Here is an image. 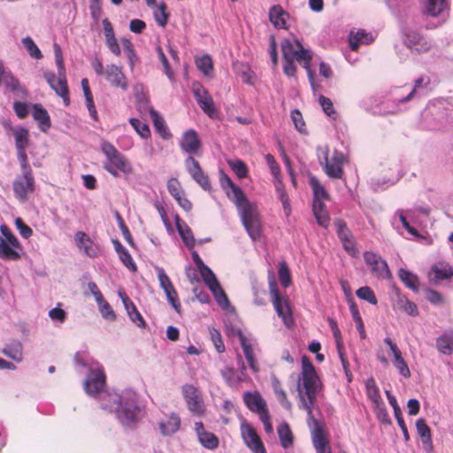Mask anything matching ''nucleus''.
I'll list each match as a JSON object with an SVG mask.
<instances>
[{
    "instance_id": "338daca9",
    "label": "nucleus",
    "mask_w": 453,
    "mask_h": 453,
    "mask_svg": "<svg viewBox=\"0 0 453 453\" xmlns=\"http://www.w3.org/2000/svg\"><path fill=\"white\" fill-rule=\"evenodd\" d=\"M210 334L216 350L219 353L225 352L226 348L220 332L216 328H211L210 330Z\"/></svg>"
},
{
    "instance_id": "f03ea898",
    "label": "nucleus",
    "mask_w": 453,
    "mask_h": 453,
    "mask_svg": "<svg viewBox=\"0 0 453 453\" xmlns=\"http://www.w3.org/2000/svg\"><path fill=\"white\" fill-rule=\"evenodd\" d=\"M101 150L106 157L103 167L110 174L119 177V173L130 174L133 167L128 159L109 142H103Z\"/></svg>"
},
{
    "instance_id": "2eb2a0df",
    "label": "nucleus",
    "mask_w": 453,
    "mask_h": 453,
    "mask_svg": "<svg viewBox=\"0 0 453 453\" xmlns=\"http://www.w3.org/2000/svg\"><path fill=\"white\" fill-rule=\"evenodd\" d=\"M308 418L311 420L315 426L312 431L311 440L316 453H332L329 439L324 429L319 426V421L313 416Z\"/></svg>"
},
{
    "instance_id": "e2e57ef3",
    "label": "nucleus",
    "mask_w": 453,
    "mask_h": 453,
    "mask_svg": "<svg viewBox=\"0 0 453 453\" xmlns=\"http://www.w3.org/2000/svg\"><path fill=\"white\" fill-rule=\"evenodd\" d=\"M22 43L32 58L35 59H41L42 58L41 50L29 36L23 38Z\"/></svg>"
},
{
    "instance_id": "13d9d810",
    "label": "nucleus",
    "mask_w": 453,
    "mask_h": 453,
    "mask_svg": "<svg viewBox=\"0 0 453 453\" xmlns=\"http://www.w3.org/2000/svg\"><path fill=\"white\" fill-rule=\"evenodd\" d=\"M129 123L142 138L147 139L150 136V130L146 123L134 118L130 119Z\"/></svg>"
},
{
    "instance_id": "aec40b11",
    "label": "nucleus",
    "mask_w": 453,
    "mask_h": 453,
    "mask_svg": "<svg viewBox=\"0 0 453 453\" xmlns=\"http://www.w3.org/2000/svg\"><path fill=\"white\" fill-rule=\"evenodd\" d=\"M452 277L453 266L444 261L434 263L428 273L429 280L436 284L445 280H450Z\"/></svg>"
},
{
    "instance_id": "cd10ccee",
    "label": "nucleus",
    "mask_w": 453,
    "mask_h": 453,
    "mask_svg": "<svg viewBox=\"0 0 453 453\" xmlns=\"http://www.w3.org/2000/svg\"><path fill=\"white\" fill-rule=\"evenodd\" d=\"M243 402L247 408L255 413L267 406L266 402L257 391L245 392L243 394Z\"/></svg>"
},
{
    "instance_id": "58836bf2",
    "label": "nucleus",
    "mask_w": 453,
    "mask_h": 453,
    "mask_svg": "<svg viewBox=\"0 0 453 453\" xmlns=\"http://www.w3.org/2000/svg\"><path fill=\"white\" fill-rule=\"evenodd\" d=\"M277 433L282 448L288 449L292 447L294 435L288 423L280 424L277 427Z\"/></svg>"
},
{
    "instance_id": "6ab92c4d",
    "label": "nucleus",
    "mask_w": 453,
    "mask_h": 453,
    "mask_svg": "<svg viewBox=\"0 0 453 453\" xmlns=\"http://www.w3.org/2000/svg\"><path fill=\"white\" fill-rule=\"evenodd\" d=\"M236 335L239 338L245 358L250 365V368L257 372L260 370L259 364L256 358L255 347L252 342L244 335L241 329L236 330Z\"/></svg>"
},
{
    "instance_id": "37998d69",
    "label": "nucleus",
    "mask_w": 453,
    "mask_h": 453,
    "mask_svg": "<svg viewBox=\"0 0 453 453\" xmlns=\"http://www.w3.org/2000/svg\"><path fill=\"white\" fill-rule=\"evenodd\" d=\"M116 252L119 254L121 262L131 271L135 272L137 267L128 250L118 241H114Z\"/></svg>"
},
{
    "instance_id": "2f4dec72",
    "label": "nucleus",
    "mask_w": 453,
    "mask_h": 453,
    "mask_svg": "<svg viewBox=\"0 0 453 453\" xmlns=\"http://www.w3.org/2000/svg\"><path fill=\"white\" fill-rule=\"evenodd\" d=\"M309 184L312 189L313 202L325 203L330 199V195L317 177L311 176Z\"/></svg>"
},
{
    "instance_id": "c756f323",
    "label": "nucleus",
    "mask_w": 453,
    "mask_h": 453,
    "mask_svg": "<svg viewBox=\"0 0 453 453\" xmlns=\"http://www.w3.org/2000/svg\"><path fill=\"white\" fill-rule=\"evenodd\" d=\"M416 429L418 436L420 437L423 445L428 451L433 450L432 433L430 427L427 426L424 418H418L416 421Z\"/></svg>"
},
{
    "instance_id": "5701e85b",
    "label": "nucleus",
    "mask_w": 453,
    "mask_h": 453,
    "mask_svg": "<svg viewBox=\"0 0 453 453\" xmlns=\"http://www.w3.org/2000/svg\"><path fill=\"white\" fill-rule=\"evenodd\" d=\"M195 431L197 435L198 441L203 447L210 450H214L219 447V440L218 436L206 431L203 422L199 421L195 423Z\"/></svg>"
},
{
    "instance_id": "bb28decb",
    "label": "nucleus",
    "mask_w": 453,
    "mask_h": 453,
    "mask_svg": "<svg viewBox=\"0 0 453 453\" xmlns=\"http://www.w3.org/2000/svg\"><path fill=\"white\" fill-rule=\"evenodd\" d=\"M288 18V13L280 4L273 5L269 10V19L276 29H287Z\"/></svg>"
},
{
    "instance_id": "e433bc0d",
    "label": "nucleus",
    "mask_w": 453,
    "mask_h": 453,
    "mask_svg": "<svg viewBox=\"0 0 453 453\" xmlns=\"http://www.w3.org/2000/svg\"><path fill=\"white\" fill-rule=\"evenodd\" d=\"M437 349L444 354L450 355L453 350V331H446L436 339Z\"/></svg>"
},
{
    "instance_id": "4468645a",
    "label": "nucleus",
    "mask_w": 453,
    "mask_h": 453,
    "mask_svg": "<svg viewBox=\"0 0 453 453\" xmlns=\"http://www.w3.org/2000/svg\"><path fill=\"white\" fill-rule=\"evenodd\" d=\"M185 166L187 171L191 175L193 180L201 186L204 190L210 191L211 189V181L208 175L202 170L199 162L193 157H188L185 160Z\"/></svg>"
},
{
    "instance_id": "ddd939ff",
    "label": "nucleus",
    "mask_w": 453,
    "mask_h": 453,
    "mask_svg": "<svg viewBox=\"0 0 453 453\" xmlns=\"http://www.w3.org/2000/svg\"><path fill=\"white\" fill-rule=\"evenodd\" d=\"M364 258L377 277L381 279H390L392 277L388 263L380 256L372 251H366L364 253Z\"/></svg>"
},
{
    "instance_id": "a18cd8bd",
    "label": "nucleus",
    "mask_w": 453,
    "mask_h": 453,
    "mask_svg": "<svg viewBox=\"0 0 453 453\" xmlns=\"http://www.w3.org/2000/svg\"><path fill=\"white\" fill-rule=\"evenodd\" d=\"M175 219H176L177 230H178L185 246L188 249L194 248V246L196 244V240L194 238L191 229L187 225H185V226L182 227V226L180 223V219L179 216H176Z\"/></svg>"
},
{
    "instance_id": "4c0bfd02",
    "label": "nucleus",
    "mask_w": 453,
    "mask_h": 453,
    "mask_svg": "<svg viewBox=\"0 0 453 453\" xmlns=\"http://www.w3.org/2000/svg\"><path fill=\"white\" fill-rule=\"evenodd\" d=\"M180 426V418L172 413L166 422H160L159 428L163 435L169 436L176 433Z\"/></svg>"
},
{
    "instance_id": "f257e3e1",
    "label": "nucleus",
    "mask_w": 453,
    "mask_h": 453,
    "mask_svg": "<svg viewBox=\"0 0 453 453\" xmlns=\"http://www.w3.org/2000/svg\"><path fill=\"white\" fill-rule=\"evenodd\" d=\"M322 383L313 364L308 357H302V372L298 381V395L302 407L307 411L308 418H312V411L316 403L317 394Z\"/></svg>"
},
{
    "instance_id": "72a5a7b5",
    "label": "nucleus",
    "mask_w": 453,
    "mask_h": 453,
    "mask_svg": "<svg viewBox=\"0 0 453 453\" xmlns=\"http://www.w3.org/2000/svg\"><path fill=\"white\" fill-rule=\"evenodd\" d=\"M393 309L395 311H403L411 316H418V310L416 303L411 302L406 296L397 295V299L393 304Z\"/></svg>"
},
{
    "instance_id": "79ce46f5",
    "label": "nucleus",
    "mask_w": 453,
    "mask_h": 453,
    "mask_svg": "<svg viewBox=\"0 0 453 453\" xmlns=\"http://www.w3.org/2000/svg\"><path fill=\"white\" fill-rule=\"evenodd\" d=\"M15 139L16 150H27L29 145V133L25 127L12 128Z\"/></svg>"
},
{
    "instance_id": "c85d7f7f",
    "label": "nucleus",
    "mask_w": 453,
    "mask_h": 453,
    "mask_svg": "<svg viewBox=\"0 0 453 453\" xmlns=\"http://www.w3.org/2000/svg\"><path fill=\"white\" fill-rule=\"evenodd\" d=\"M152 122L156 132L165 140H168L172 137L165 119L159 115V113L153 108L150 107L149 110Z\"/></svg>"
},
{
    "instance_id": "1a4fd4ad",
    "label": "nucleus",
    "mask_w": 453,
    "mask_h": 453,
    "mask_svg": "<svg viewBox=\"0 0 453 453\" xmlns=\"http://www.w3.org/2000/svg\"><path fill=\"white\" fill-rule=\"evenodd\" d=\"M181 392L188 411L195 416H203L205 406L199 390L191 384H186L182 387Z\"/></svg>"
},
{
    "instance_id": "603ef678",
    "label": "nucleus",
    "mask_w": 453,
    "mask_h": 453,
    "mask_svg": "<svg viewBox=\"0 0 453 453\" xmlns=\"http://www.w3.org/2000/svg\"><path fill=\"white\" fill-rule=\"evenodd\" d=\"M168 303L171 304V306L174 309V311L180 314L181 312V304L179 300L178 293L174 288V286H171V288H165L163 289Z\"/></svg>"
},
{
    "instance_id": "9d476101",
    "label": "nucleus",
    "mask_w": 453,
    "mask_h": 453,
    "mask_svg": "<svg viewBox=\"0 0 453 453\" xmlns=\"http://www.w3.org/2000/svg\"><path fill=\"white\" fill-rule=\"evenodd\" d=\"M12 189L15 197L19 202H26L28 196L35 189L34 174L27 173L22 176H18L12 182Z\"/></svg>"
},
{
    "instance_id": "7c9ffc66",
    "label": "nucleus",
    "mask_w": 453,
    "mask_h": 453,
    "mask_svg": "<svg viewBox=\"0 0 453 453\" xmlns=\"http://www.w3.org/2000/svg\"><path fill=\"white\" fill-rule=\"evenodd\" d=\"M120 296L129 319L139 327H144L146 326L145 320L135 307L134 303L127 296L126 294L120 295Z\"/></svg>"
},
{
    "instance_id": "bf43d9fd",
    "label": "nucleus",
    "mask_w": 453,
    "mask_h": 453,
    "mask_svg": "<svg viewBox=\"0 0 453 453\" xmlns=\"http://www.w3.org/2000/svg\"><path fill=\"white\" fill-rule=\"evenodd\" d=\"M279 280L283 288H288L291 284V274L286 262L280 263L279 267Z\"/></svg>"
},
{
    "instance_id": "39448f33",
    "label": "nucleus",
    "mask_w": 453,
    "mask_h": 453,
    "mask_svg": "<svg viewBox=\"0 0 453 453\" xmlns=\"http://www.w3.org/2000/svg\"><path fill=\"white\" fill-rule=\"evenodd\" d=\"M237 210L250 237L253 241L258 240L262 234V225L257 206L248 202Z\"/></svg>"
},
{
    "instance_id": "774afa93",
    "label": "nucleus",
    "mask_w": 453,
    "mask_h": 453,
    "mask_svg": "<svg viewBox=\"0 0 453 453\" xmlns=\"http://www.w3.org/2000/svg\"><path fill=\"white\" fill-rule=\"evenodd\" d=\"M291 118L295 124L296 128L302 134L306 132V124L303 120V115L299 110H294L291 111Z\"/></svg>"
},
{
    "instance_id": "b1692460",
    "label": "nucleus",
    "mask_w": 453,
    "mask_h": 453,
    "mask_svg": "<svg viewBox=\"0 0 453 453\" xmlns=\"http://www.w3.org/2000/svg\"><path fill=\"white\" fill-rule=\"evenodd\" d=\"M384 342L389 347L390 351L394 356L393 364L398 370L399 373L404 378H410L411 375L410 368L406 361L403 359L402 352L397 345L388 337L384 339Z\"/></svg>"
},
{
    "instance_id": "6e6d98bb",
    "label": "nucleus",
    "mask_w": 453,
    "mask_h": 453,
    "mask_svg": "<svg viewBox=\"0 0 453 453\" xmlns=\"http://www.w3.org/2000/svg\"><path fill=\"white\" fill-rule=\"evenodd\" d=\"M221 375L226 384L230 386L238 385L240 382L244 380L242 376H237L235 374L234 369L233 367H226L221 371Z\"/></svg>"
},
{
    "instance_id": "dca6fc26",
    "label": "nucleus",
    "mask_w": 453,
    "mask_h": 453,
    "mask_svg": "<svg viewBox=\"0 0 453 453\" xmlns=\"http://www.w3.org/2000/svg\"><path fill=\"white\" fill-rule=\"evenodd\" d=\"M241 434L245 445L253 453L265 448L256 429L250 424L247 422L242 423Z\"/></svg>"
},
{
    "instance_id": "393cba45",
    "label": "nucleus",
    "mask_w": 453,
    "mask_h": 453,
    "mask_svg": "<svg viewBox=\"0 0 453 453\" xmlns=\"http://www.w3.org/2000/svg\"><path fill=\"white\" fill-rule=\"evenodd\" d=\"M180 148L188 154H196L201 148V141L194 129L186 131L180 142Z\"/></svg>"
},
{
    "instance_id": "c9c22d12",
    "label": "nucleus",
    "mask_w": 453,
    "mask_h": 453,
    "mask_svg": "<svg viewBox=\"0 0 453 453\" xmlns=\"http://www.w3.org/2000/svg\"><path fill=\"white\" fill-rule=\"evenodd\" d=\"M81 88L84 93V96L86 99V105L88 110V112L91 116V118L97 121L98 120V115L96 109V105L94 104L93 95L89 87V82L87 78H84L81 80Z\"/></svg>"
},
{
    "instance_id": "5fc2aeb1",
    "label": "nucleus",
    "mask_w": 453,
    "mask_h": 453,
    "mask_svg": "<svg viewBox=\"0 0 453 453\" xmlns=\"http://www.w3.org/2000/svg\"><path fill=\"white\" fill-rule=\"evenodd\" d=\"M227 163L230 168L233 170V172L236 174V176L239 179H244L248 176L249 170L246 164L243 161L240 159H235L228 160Z\"/></svg>"
},
{
    "instance_id": "69168bd1",
    "label": "nucleus",
    "mask_w": 453,
    "mask_h": 453,
    "mask_svg": "<svg viewBox=\"0 0 453 453\" xmlns=\"http://www.w3.org/2000/svg\"><path fill=\"white\" fill-rule=\"evenodd\" d=\"M167 189L173 197L176 200V197H180L185 193L181 188V185L178 179L171 178L167 181Z\"/></svg>"
},
{
    "instance_id": "423d86ee",
    "label": "nucleus",
    "mask_w": 453,
    "mask_h": 453,
    "mask_svg": "<svg viewBox=\"0 0 453 453\" xmlns=\"http://www.w3.org/2000/svg\"><path fill=\"white\" fill-rule=\"evenodd\" d=\"M0 257L4 260H18L22 246L11 229L4 224L0 226Z\"/></svg>"
},
{
    "instance_id": "3c124183",
    "label": "nucleus",
    "mask_w": 453,
    "mask_h": 453,
    "mask_svg": "<svg viewBox=\"0 0 453 453\" xmlns=\"http://www.w3.org/2000/svg\"><path fill=\"white\" fill-rule=\"evenodd\" d=\"M274 185L279 196V199L282 203L285 214L289 216L291 212L290 201L286 190L284 189L283 182L281 180H278V181L274 182Z\"/></svg>"
},
{
    "instance_id": "0e129e2a",
    "label": "nucleus",
    "mask_w": 453,
    "mask_h": 453,
    "mask_svg": "<svg viewBox=\"0 0 453 453\" xmlns=\"http://www.w3.org/2000/svg\"><path fill=\"white\" fill-rule=\"evenodd\" d=\"M357 296L358 298L363 299L370 303L371 304H377L378 300L374 294V292L369 287H361L359 288L357 292Z\"/></svg>"
},
{
    "instance_id": "de8ad7c7",
    "label": "nucleus",
    "mask_w": 453,
    "mask_h": 453,
    "mask_svg": "<svg viewBox=\"0 0 453 453\" xmlns=\"http://www.w3.org/2000/svg\"><path fill=\"white\" fill-rule=\"evenodd\" d=\"M365 388L368 398L376 405L377 408H379L380 404H383L380 390L376 386L373 379H369L366 380Z\"/></svg>"
},
{
    "instance_id": "a878e982",
    "label": "nucleus",
    "mask_w": 453,
    "mask_h": 453,
    "mask_svg": "<svg viewBox=\"0 0 453 453\" xmlns=\"http://www.w3.org/2000/svg\"><path fill=\"white\" fill-rule=\"evenodd\" d=\"M140 410L134 403L119 404L117 410L118 418L126 426L134 424Z\"/></svg>"
},
{
    "instance_id": "412c9836",
    "label": "nucleus",
    "mask_w": 453,
    "mask_h": 453,
    "mask_svg": "<svg viewBox=\"0 0 453 453\" xmlns=\"http://www.w3.org/2000/svg\"><path fill=\"white\" fill-rule=\"evenodd\" d=\"M104 76L106 81H109L111 86L119 88L124 91L128 88V81L121 67L115 65H107Z\"/></svg>"
},
{
    "instance_id": "f8f14e48",
    "label": "nucleus",
    "mask_w": 453,
    "mask_h": 453,
    "mask_svg": "<svg viewBox=\"0 0 453 453\" xmlns=\"http://www.w3.org/2000/svg\"><path fill=\"white\" fill-rule=\"evenodd\" d=\"M193 93L203 111L210 118H215L217 116V110L209 92L202 85L194 84Z\"/></svg>"
},
{
    "instance_id": "9b49d317",
    "label": "nucleus",
    "mask_w": 453,
    "mask_h": 453,
    "mask_svg": "<svg viewBox=\"0 0 453 453\" xmlns=\"http://www.w3.org/2000/svg\"><path fill=\"white\" fill-rule=\"evenodd\" d=\"M43 76L50 88L56 92V94L62 97L65 104L69 105L70 97L67 81L65 78V70L64 71L63 74L58 71V77L52 72H46L44 73Z\"/></svg>"
},
{
    "instance_id": "f3484780",
    "label": "nucleus",
    "mask_w": 453,
    "mask_h": 453,
    "mask_svg": "<svg viewBox=\"0 0 453 453\" xmlns=\"http://www.w3.org/2000/svg\"><path fill=\"white\" fill-rule=\"evenodd\" d=\"M106 377L104 370H90L84 383V390L88 395H96L104 388Z\"/></svg>"
},
{
    "instance_id": "0eeeda50",
    "label": "nucleus",
    "mask_w": 453,
    "mask_h": 453,
    "mask_svg": "<svg viewBox=\"0 0 453 453\" xmlns=\"http://www.w3.org/2000/svg\"><path fill=\"white\" fill-rule=\"evenodd\" d=\"M322 156L323 158L319 159V163L327 177L331 179H342L344 175L343 165L346 161L343 153L335 150L329 158V150L325 148L322 150Z\"/></svg>"
},
{
    "instance_id": "20e7f679",
    "label": "nucleus",
    "mask_w": 453,
    "mask_h": 453,
    "mask_svg": "<svg viewBox=\"0 0 453 453\" xmlns=\"http://www.w3.org/2000/svg\"><path fill=\"white\" fill-rule=\"evenodd\" d=\"M403 44L412 54L423 55L432 51L435 43L434 40L422 30L413 27H405L402 32Z\"/></svg>"
},
{
    "instance_id": "7ed1b4c3",
    "label": "nucleus",
    "mask_w": 453,
    "mask_h": 453,
    "mask_svg": "<svg viewBox=\"0 0 453 453\" xmlns=\"http://www.w3.org/2000/svg\"><path fill=\"white\" fill-rule=\"evenodd\" d=\"M283 60L295 59L307 71L309 81L314 86V74L311 69L312 54L309 50L303 48L298 40L284 39L281 42Z\"/></svg>"
},
{
    "instance_id": "473e14b6",
    "label": "nucleus",
    "mask_w": 453,
    "mask_h": 453,
    "mask_svg": "<svg viewBox=\"0 0 453 453\" xmlns=\"http://www.w3.org/2000/svg\"><path fill=\"white\" fill-rule=\"evenodd\" d=\"M312 212L317 223L322 227H328L330 224V215L326 210L325 203H312Z\"/></svg>"
},
{
    "instance_id": "f704fd0d",
    "label": "nucleus",
    "mask_w": 453,
    "mask_h": 453,
    "mask_svg": "<svg viewBox=\"0 0 453 453\" xmlns=\"http://www.w3.org/2000/svg\"><path fill=\"white\" fill-rule=\"evenodd\" d=\"M34 119L39 123L40 129L46 132L50 127V119L48 111L39 104L33 106Z\"/></svg>"
},
{
    "instance_id": "c03bdc74",
    "label": "nucleus",
    "mask_w": 453,
    "mask_h": 453,
    "mask_svg": "<svg viewBox=\"0 0 453 453\" xmlns=\"http://www.w3.org/2000/svg\"><path fill=\"white\" fill-rule=\"evenodd\" d=\"M225 193L228 199L235 204L237 209L250 202L244 192L237 185H235L232 188H229Z\"/></svg>"
},
{
    "instance_id": "052dcab7",
    "label": "nucleus",
    "mask_w": 453,
    "mask_h": 453,
    "mask_svg": "<svg viewBox=\"0 0 453 453\" xmlns=\"http://www.w3.org/2000/svg\"><path fill=\"white\" fill-rule=\"evenodd\" d=\"M430 83H431L430 77L424 76V75L420 76L414 81V88H412L411 92L401 101L407 102V101L411 100L414 97V96L418 88H427L430 85Z\"/></svg>"
},
{
    "instance_id": "8fccbe9b",
    "label": "nucleus",
    "mask_w": 453,
    "mask_h": 453,
    "mask_svg": "<svg viewBox=\"0 0 453 453\" xmlns=\"http://www.w3.org/2000/svg\"><path fill=\"white\" fill-rule=\"evenodd\" d=\"M371 42L372 36L364 30H359L355 35H350L349 47L352 50H357L360 44L370 43Z\"/></svg>"
},
{
    "instance_id": "4d7b16f0",
    "label": "nucleus",
    "mask_w": 453,
    "mask_h": 453,
    "mask_svg": "<svg viewBox=\"0 0 453 453\" xmlns=\"http://www.w3.org/2000/svg\"><path fill=\"white\" fill-rule=\"evenodd\" d=\"M198 271L201 274V277L203 278V280L209 288H212V287H217V284L219 283L214 273L207 265H205L203 268H200Z\"/></svg>"
},
{
    "instance_id": "4be33fe9",
    "label": "nucleus",
    "mask_w": 453,
    "mask_h": 453,
    "mask_svg": "<svg viewBox=\"0 0 453 453\" xmlns=\"http://www.w3.org/2000/svg\"><path fill=\"white\" fill-rule=\"evenodd\" d=\"M74 240L78 249L89 257H96L100 253V250L91 238L84 232L78 231L75 233Z\"/></svg>"
},
{
    "instance_id": "6e6552de",
    "label": "nucleus",
    "mask_w": 453,
    "mask_h": 453,
    "mask_svg": "<svg viewBox=\"0 0 453 453\" xmlns=\"http://www.w3.org/2000/svg\"><path fill=\"white\" fill-rule=\"evenodd\" d=\"M269 291L273 307L287 326L293 324L292 313L287 297L281 296L274 278L269 280Z\"/></svg>"
},
{
    "instance_id": "864d4df0",
    "label": "nucleus",
    "mask_w": 453,
    "mask_h": 453,
    "mask_svg": "<svg viewBox=\"0 0 453 453\" xmlns=\"http://www.w3.org/2000/svg\"><path fill=\"white\" fill-rule=\"evenodd\" d=\"M170 13L167 12L165 3H160L157 9L154 12V18L158 26L165 27L168 22Z\"/></svg>"
},
{
    "instance_id": "ea45409f",
    "label": "nucleus",
    "mask_w": 453,
    "mask_h": 453,
    "mask_svg": "<svg viewBox=\"0 0 453 453\" xmlns=\"http://www.w3.org/2000/svg\"><path fill=\"white\" fill-rule=\"evenodd\" d=\"M2 353L16 362H21L23 359V346L20 342L12 341L5 345Z\"/></svg>"
},
{
    "instance_id": "09e8293b",
    "label": "nucleus",
    "mask_w": 453,
    "mask_h": 453,
    "mask_svg": "<svg viewBox=\"0 0 453 453\" xmlns=\"http://www.w3.org/2000/svg\"><path fill=\"white\" fill-rule=\"evenodd\" d=\"M195 62L197 69L205 76H210L212 73L213 61L210 55L206 54L201 58H196Z\"/></svg>"
},
{
    "instance_id": "a19ab883",
    "label": "nucleus",
    "mask_w": 453,
    "mask_h": 453,
    "mask_svg": "<svg viewBox=\"0 0 453 453\" xmlns=\"http://www.w3.org/2000/svg\"><path fill=\"white\" fill-rule=\"evenodd\" d=\"M449 1L426 0V12L432 17H437L449 8Z\"/></svg>"
},
{
    "instance_id": "680f3d73",
    "label": "nucleus",
    "mask_w": 453,
    "mask_h": 453,
    "mask_svg": "<svg viewBox=\"0 0 453 453\" xmlns=\"http://www.w3.org/2000/svg\"><path fill=\"white\" fill-rule=\"evenodd\" d=\"M319 103L320 106L322 107L323 111L332 119H335L337 117V113L334 110L333 102L330 98L325 96H319Z\"/></svg>"
},
{
    "instance_id": "49530a36",
    "label": "nucleus",
    "mask_w": 453,
    "mask_h": 453,
    "mask_svg": "<svg viewBox=\"0 0 453 453\" xmlns=\"http://www.w3.org/2000/svg\"><path fill=\"white\" fill-rule=\"evenodd\" d=\"M398 275L407 288L413 291L418 290L419 281L417 275L403 268L399 270Z\"/></svg>"
},
{
    "instance_id": "a211bd4d",
    "label": "nucleus",
    "mask_w": 453,
    "mask_h": 453,
    "mask_svg": "<svg viewBox=\"0 0 453 453\" xmlns=\"http://www.w3.org/2000/svg\"><path fill=\"white\" fill-rule=\"evenodd\" d=\"M336 233L341 240L343 249L351 256H355L357 252L356 243L350 230L348 228L346 223L342 219L334 221Z\"/></svg>"
}]
</instances>
